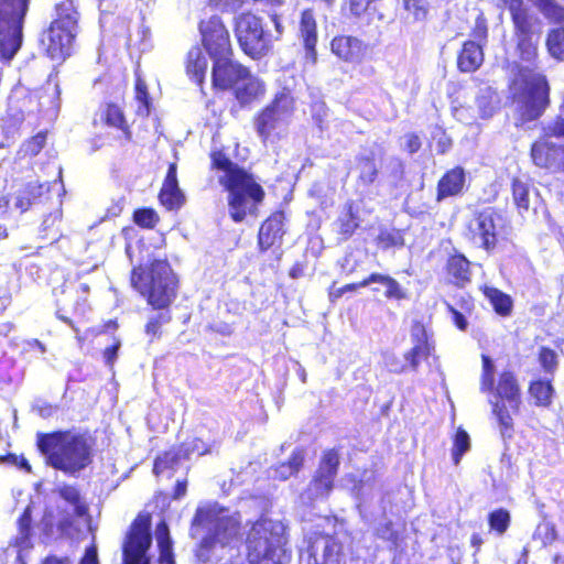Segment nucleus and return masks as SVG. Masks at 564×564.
<instances>
[{"mask_svg":"<svg viewBox=\"0 0 564 564\" xmlns=\"http://www.w3.org/2000/svg\"><path fill=\"white\" fill-rule=\"evenodd\" d=\"M48 187L45 184L30 183L24 192L31 197V202L36 197H40Z\"/></svg>","mask_w":564,"mask_h":564,"instance_id":"052dcab7","label":"nucleus"},{"mask_svg":"<svg viewBox=\"0 0 564 564\" xmlns=\"http://www.w3.org/2000/svg\"><path fill=\"white\" fill-rule=\"evenodd\" d=\"M212 3H214L215 6H227L228 9L230 10H236L238 9L241 3L243 2V0H210Z\"/></svg>","mask_w":564,"mask_h":564,"instance_id":"338daca9","label":"nucleus"},{"mask_svg":"<svg viewBox=\"0 0 564 564\" xmlns=\"http://www.w3.org/2000/svg\"><path fill=\"white\" fill-rule=\"evenodd\" d=\"M495 366L492 360L482 355V372L480 390L492 391L495 400H490L492 413L496 416L503 438H510L513 433V419L521 403V391L517 378L511 371H503L495 383Z\"/></svg>","mask_w":564,"mask_h":564,"instance_id":"7ed1b4c3","label":"nucleus"},{"mask_svg":"<svg viewBox=\"0 0 564 564\" xmlns=\"http://www.w3.org/2000/svg\"><path fill=\"white\" fill-rule=\"evenodd\" d=\"M541 366L546 371H552L556 366V355L549 348H542L539 355Z\"/></svg>","mask_w":564,"mask_h":564,"instance_id":"3c124183","label":"nucleus"},{"mask_svg":"<svg viewBox=\"0 0 564 564\" xmlns=\"http://www.w3.org/2000/svg\"><path fill=\"white\" fill-rule=\"evenodd\" d=\"M386 367L392 372H402L406 364L400 361L394 354H384L383 356Z\"/></svg>","mask_w":564,"mask_h":564,"instance_id":"5fc2aeb1","label":"nucleus"},{"mask_svg":"<svg viewBox=\"0 0 564 564\" xmlns=\"http://www.w3.org/2000/svg\"><path fill=\"white\" fill-rule=\"evenodd\" d=\"M484 294L494 306L495 311L500 315H509L512 308V301L510 296L502 293L498 289L485 286Z\"/></svg>","mask_w":564,"mask_h":564,"instance_id":"7c9ffc66","label":"nucleus"},{"mask_svg":"<svg viewBox=\"0 0 564 564\" xmlns=\"http://www.w3.org/2000/svg\"><path fill=\"white\" fill-rule=\"evenodd\" d=\"M288 539L281 521L261 518L254 522L247 536L249 564H284Z\"/></svg>","mask_w":564,"mask_h":564,"instance_id":"20e7f679","label":"nucleus"},{"mask_svg":"<svg viewBox=\"0 0 564 564\" xmlns=\"http://www.w3.org/2000/svg\"><path fill=\"white\" fill-rule=\"evenodd\" d=\"M469 435L464 430L458 429L454 437V445L452 449L453 462L455 465L459 464L463 455L469 451Z\"/></svg>","mask_w":564,"mask_h":564,"instance_id":"79ce46f5","label":"nucleus"},{"mask_svg":"<svg viewBox=\"0 0 564 564\" xmlns=\"http://www.w3.org/2000/svg\"><path fill=\"white\" fill-rule=\"evenodd\" d=\"M293 107V97L289 93H281L275 97L273 102L264 110L270 111L273 116L276 115V117L288 122L290 117L292 116Z\"/></svg>","mask_w":564,"mask_h":564,"instance_id":"c756f323","label":"nucleus"},{"mask_svg":"<svg viewBox=\"0 0 564 564\" xmlns=\"http://www.w3.org/2000/svg\"><path fill=\"white\" fill-rule=\"evenodd\" d=\"M155 539L160 549V563L174 564L170 531L164 521L156 525Z\"/></svg>","mask_w":564,"mask_h":564,"instance_id":"cd10ccee","label":"nucleus"},{"mask_svg":"<svg viewBox=\"0 0 564 564\" xmlns=\"http://www.w3.org/2000/svg\"><path fill=\"white\" fill-rule=\"evenodd\" d=\"M373 0H350L349 1L350 12L356 17H360L361 14H364L367 11L369 4Z\"/></svg>","mask_w":564,"mask_h":564,"instance_id":"13d9d810","label":"nucleus"},{"mask_svg":"<svg viewBox=\"0 0 564 564\" xmlns=\"http://www.w3.org/2000/svg\"><path fill=\"white\" fill-rule=\"evenodd\" d=\"M490 528L498 534H503L510 524V513L506 509H497L488 517Z\"/></svg>","mask_w":564,"mask_h":564,"instance_id":"37998d69","label":"nucleus"},{"mask_svg":"<svg viewBox=\"0 0 564 564\" xmlns=\"http://www.w3.org/2000/svg\"><path fill=\"white\" fill-rule=\"evenodd\" d=\"M160 200L169 210L180 208L185 202V196L178 187L175 163L169 166L166 177L160 192Z\"/></svg>","mask_w":564,"mask_h":564,"instance_id":"f3484780","label":"nucleus"},{"mask_svg":"<svg viewBox=\"0 0 564 564\" xmlns=\"http://www.w3.org/2000/svg\"><path fill=\"white\" fill-rule=\"evenodd\" d=\"M300 33L303 39L307 57L313 62L316 59L315 46L317 43V25L312 10L302 12L300 21Z\"/></svg>","mask_w":564,"mask_h":564,"instance_id":"6ab92c4d","label":"nucleus"},{"mask_svg":"<svg viewBox=\"0 0 564 564\" xmlns=\"http://www.w3.org/2000/svg\"><path fill=\"white\" fill-rule=\"evenodd\" d=\"M239 525L240 516L238 513L219 517L215 525L214 540L221 545L230 543L238 536Z\"/></svg>","mask_w":564,"mask_h":564,"instance_id":"aec40b11","label":"nucleus"},{"mask_svg":"<svg viewBox=\"0 0 564 564\" xmlns=\"http://www.w3.org/2000/svg\"><path fill=\"white\" fill-rule=\"evenodd\" d=\"M61 219H62V210L59 208H57L44 218V220L42 223L43 230L47 231V230L54 228L55 225H57L61 221Z\"/></svg>","mask_w":564,"mask_h":564,"instance_id":"bf43d9fd","label":"nucleus"},{"mask_svg":"<svg viewBox=\"0 0 564 564\" xmlns=\"http://www.w3.org/2000/svg\"><path fill=\"white\" fill-rule=\"evenodd\" d=\"M288 122L263 110L256 121V129L263 142L274 143L285 132Z\"/></svg>","mask_w":564,"mask_h":564,"instance_id":"a211bd4d","label":"nucleus"},{"mask_svg":"<svg viewBox=\"0 0 564 564\" xmlns=\"http://www.w3.org/2000/svg\"><path fill=\"white\" fill-rule=\"evenodd\" d=\"M77 11L70 0L56 6V18L42 37V45L52 59L62 61L70 55L77 34Z\"/></svg>","mask_w":564,"mask_h":564,"instance_id":"0eeeda50","label":"nucleus"},{"mask_svg":"<svg viewBox=\"0 0 564 564\" xmlns=\"http://www.w3.org/2000/svg\"><path fill=\"white\" fill-rule=\"evenodd\" d=\"M283 235L282 215L275 214L269 217L260 227L259 246L265 250L273 246Z\"/></svg>","mask_w":564,"mask_h":564,"instance_id":"412c9836","label":"nucleus"},{"mask_svg":"<svg viewBox=\"0 0 564 564\" xmlns=\"http://www.w3.org/2000/svg\"><path fill=\"white\" fill-rule=\"evenodd\" d=\"M207 58L199 47H193L187 54L186 72L187 74L200 84L204 79L207 69Z\"/></svg>","mask_w":564,"mask_h":564,"instance_id":"a878e982","label":"nucleus"},{"mask_svg":"<svg viewBox=\"0 0 564 564\" xmlns=\"http://www.w3.org/2000/svg\"><path fill=\"white\" fill-rule=\"evenodd\" d=\"M509 91L517 126L538 120L550 106L547 79L533 68L518 66Z\"/></svg>","mask_w":564,"mask_h":564,"instance_id":"f03ea898","label":"nucleus"},{"mask_svg":"<svg viewBox=\"0 0 564 564\" xmlns=\"http://www.w3.org/2000/svg\"><path fill=\"white\" fill-rule=\"evenodd\" d=\"M501 227L502 217L492 208H485L468 220L466 236L475 245L491 250L497 245Z\"/></svg>","mask_w":564,"mask_h":564,"instance_id":"9d476101","label":"nucleus"},{"mask_svg":"<svg viewBox=\"0 0 564 564\" xmlns=\"http://www.w3.org/2000/svg\"><path fill=\"white\" fill-rule=\"evenodd\" d=\"M120 346H121V341L119 339H115V343L110 347H107L104 350V359H105V362L107 366H109V367L113 366V364L117 359Z\"/></svg>","mask_w":564,"mask_h":564,"instance_id":"6e6d98bb","label":"nucleus"},{"mask_svg":"<svg viewBox=\"0 0 564 564\" xmlns=\"http://www.w3.org/2000/svg\"><path fill=\"white\" fill-rule=\"evenodd\" d=\"M540 12L550 21H564V7L557 4L554 0H529Z\"/></svg>","mask_w":564,"mask_h":564,"instance_id":"473e14b6","label":"nucleus"},{"mask_svg":"<svg viewBox=\"0 0 564 564\" xmlns=\"http://www.w3.org/2000/svg\"><path fill=\"white\" fill-rule=\"evenodd\" d=\"M421 147L420 139L416 135H406V148L411 153L416 152Z\"/></svg>","mask_w":564,"mask_h":564,"instance_id":"69168bd1","label":"nucleus"},{"mask_svg":"<svg viewBox=\"0 0 564 564\" xmlns=\"http://www.w3.org/2000/svg\"><path fill=\"white\" fill-rule=\"evenodd\" d=\"M411 339L413 343H430L427 332L422 323H414L411 328Z\"/></svg>","mask_w":564,"mask_h":564,"instance_id":"864d4df0","label":"nucleus"},{"mask_svg":"<svg viewBox=\"0 0 564 564\" xmlns=\"http://www.w3.org/2000/svg\"><path fill=\"white\" fill-rule=\"evenodd\" d=\"M358 227V224L351 213H349L345 218L340 219L339 224V232L344 235L345 238H348L352 235V232Z\"/></svg>","mask_w":564,"mask_h":564,"instance_id":"603ef678","label":"nucleus"},{"mask_svg":"<svg viewBox=\"0 0 564 564\" xmlns=\"http://www.w3.org/2000/svg\"><path fill=\"white\" fill-rule=\"evenodd\" d=\"M31 204V197L24 192V189L21 191L15 198V207L20 209L21 213H23L30 207Z\"/></svg>","mask_w":564,"mask_h":564,"instance_id":"680f3d73","label":"nucleus"},{"mask_svg":"<svg viewBox=\"0 0 564 564\" xmlns=\"http://www.w3.org/2000/svg\"><path fill=\"white\" fill-rule=\"evenodd\" d=\"M134 221L142 227L152 228L158 223V216L152 209H140L134 213Z\"/></svg>","mask_w":564,"mask_h":564,"instance_id":"de8ad7c7","label":"nucleus"},{"mask_svg":"<svg viewBox=\"0 0 564 564\" xmlns=\"http://www.w3.org/2000/svg\"><path fill=\"white\" fill-rule=\"evenodd\" d=\"M338 465L339 457L335 451H328L324 454L319 468L307 490L311 499L322 498L329 494Z\"/></svg>","mask_w":564,"mask_h":564,"instance_id":"4468645a","label":"nucleus"},{"mask_svg":"<svg viewBox=\"0 0 564 564\" xmlns=\"http://www.w3.org/2000/svg\"><path fill=\"white\" fill-rule=\"evenodd\" d=\"M509 11L512 15L513 23L516 29L520 33L530 32V20L527 12V9L523 6L522 0H510L509 1Z\"/></svg>","mask_w":564,"mask_h":564,"instance_id":"2f4dec72","label":"nucleus"},{"mask_svg":"<svg viewBox=\"0 0 564 564\" xmlns=\"http://www.w3.org/2000/svg\"><path fill=\"white\" fill-rule=\"evenodd\" d=\"M135 98L141 104L138 111L142 115H148L150 98H149V94L147 90L145 82L142 78H140L139 76L137 77V80H135Z\"/></svg>","mask_w":564,"mask_h":564,"instance_id":"a18cd8bd","label":"nucleus"},{"mask_svg":"<svg viewBox=\"0 0 564 564\" xmlns=\"http://www.w3.org/2000/svg\"><path fill=\"white\" fill-rule=\"evenodd\" d=\"M484 62L482 48L479 44L466 42L458 57V66L463 72H474Z\"/></svg>","mask_w":564,"mask_h":564,"instance_id":"b1692460","label":"nucleus"},{"mask_svg":"<svg viewBox=\"0 0 564 564\" xmlns=\"http://www.w3.org/2000/svg\"><path fill=\"white\" fill-rule=\"evenodd\" d=\"M518 48L520 52V57L524 62L531 63L535 59V57L538 55L536 42L532 41L529 32L520 33Z\"/></svg>","mask_w":564,"mask_h":564,"instance_id":"a19ab883","label":"nucleus"},{"mask_svg":"<svg viewBox=\"0 0 564 564\" xmlns=\"http://www.w3.org/2000/svg\"><path fill=\"white\" fill-rule=\"evenodd\" d=\"M212 162L213 167L217 170L219 184L228 192L227 203L230 218L235 223L257 218L265 193L254 176L231 162L221 152H214Z\"/></svg>","mask_w":564,"mask_h":564,"instance_id":"f257e3e1","label":"nucleus"},{"mask_svg":"<svg viewBox=\"0 0 564 564\" xmlns=\"http://www.w3.org/2000/svg\"><path fill=\"white\" fill-rule=\"evenodd\" d=\"M237 85L236 97L241 104H249L264 94L263 83L257 77L250 76L248 72Z\"/></svg>","mask_w":564,"mask_h":564,"instance_id":"393cba45","label":"nucleus"},{"mask_svg":"<svg viewBox=\"0 0 564 564\" xmlns=\"http://www.w3.org/2000/svg\"><path fill=\"white\" fill-rule=\"evenodd\" d=\"M448 308H449V312L452 313L453 321H454L455 325L457 326V328H459L460 330H465L468 325L465 316L452 306H448Z\"/></svg>","mask_w":564,"mask_h":564,"instance_id":"e2e57ef3","label":"nucleus"},{"mask_svg":"<svg viewBox=\"0 0 564 564\" xmlns=\"http://www.w3.org/2000/svg\"><path fill=\"white\" fill-rule=\"evenodd\" d=\"M176 459L177 454L172 452L165 453L163 456L158 457L154 463V473L156 475L163 473L166 468L172 467Z\"/></svg>","mask_w":564,"mask_h":564,"instance_id":"8fccbe9b","label":"nucleus"},{"mask_svg":"<svg viewBox=\"0 0 564 564\" xmlns=\"http://www.w3.org/2000/svg\"><path fill=\"white\" fill-rule=\"evenodd\" d=\"M431 349L430 343H413V347L404 355V359L413 369H416L420 361L429 357Z\"/></svg>","mask_w":564,"mask_h":564,"instance_id":"58836bf2","label":"nucleus"},{"mask_svg":"<svg viewBox=\"0 0 564 564\" xmlns=\"http://www.w3.org/2000/svg\"><path fill=\"white\" fill-rule=\"evenodd\" d=\"M203 43L210 57L230 55L229 33L218 17L200 22Z\"/></svg>","mask_w":564,"mask_h":564,"instance_id":"ddd939ff","label":"nucleus"},{"mask_svg":"<svg viewBox=\"0 0 564 564\" xmlns=\"http://www.w3.org/2000/svg\"><path fill=\"white\" fill-rule=\"evenodd\" d=\"M477 105L480 117L484 119L490 118L498 109V95L490 88H487L484 94L477 98Z\"/></svg>","mask_w":564,"mask_h":564,"instance_id":"72a5a7b5","label":"nucleus"},{"mask_svg":"<svg viewBox=\"0 0 564 564\" xmlns=\"http://www.w3.org/2000/svg\"><path fill=\"white\" fill-rule=\"evenodd\" d=\"M465 184V173L460 167L448 171L438 182L437 198L454 196L462 192Z\"/></svg>","mask_w":564,"mask_h":564,"instance_id":"4be33fe9","label":"nucleus"},{"mask_svg":"<svg viewBox=\"0 0 564 564\" xmlns=\"http://www.w3.org/2000/svg\"><path fill=\"white\" fill-rule=\"evenodd\" d=\"M513 199L518 208L528 210L530 206V189L529 185L521 180H513L512 182Z\"/></svg>","mask_w":564,"mask_h":564,"instance_id":"ea45409f","label":"nucleus"},{"mask_svg":"<svg viewBox=\"0 0 564 564\" xmlns=\"http://www.w3.org/2000/svg\"><path fill=\"white\" fill-rule=\"evenodd\" d=\"M61 497L74 507V512L82 517L87 512V506L82 501L78 490L72 486H63L58 489Z\"/></svg>","mask_w":564,"mask_h":564,"instance_id":"e433bc0d","label":"nucleus"},{"mask_svg":"<svg viewBox=\"0 0 564 564\" xmlns=\"http://www.w3.org/2000/svg\"><path fill=\"white\" fill-rule=\"evenodd\" d=\"M531 159L541 169L564 172V118L545 122L542 135L531 145Z\"/></svg>","mask_w":564,"mask_h":564,"instance_id":"6e6552de","label":"nucleus"},{"mask_svg":"<svg viewBox=\"0 0 564 564\" xmlns=\"http://www.w3.org/2000/svg\"><path fill=\"white\" fill-rule=\"evenodd\" d=\"M80 564H99L97 556V549L95 545H91L86 550V553L80 561Z\"/></svg>","mask_w":564,"mask_h":564,"instance_id":"0e129e2a","label":"nucleus"},{"mask_svg":"<svg viewBox=\"0 0 564 564\" xmlns=\"http://www.w3.org/2000/svg\"><path fill=\"white\" fill-rule=\"evenodd\" d=\"M215 61L213 67L214 86L220 89H227L235 84H239L247 75V69L240 64L232 62L229 55L212 57Z\"/></svg>","mask_w":564,"mask_h":564,"instance_id":"2eb2a0df","label":"nucleus"},{"mask_svg":"<svg viewBox=\"0 0 564 564\" xmlns=\"http://www.w3.org/2000/svg\"><path fill=\"white\" fill-rule=\"evenodd\" d=\"M235 32L246 54L259 57L269 50L270 40L263 32L260 19L256 15L242 13L237 17Z\"/></svg>","mask_w":564,"mask_h":564,"instance_id":"9b49d317","label":"nucleus"},{"mask_svg":"<svg viewBox=\"0 0 564 564\" xmlns=\"http://www.w3.org/2000/svg\"><path fill=\"white\" fill-rule=\"evenodd\" d=\"M131 283L155 308L170 305L176 294L177 281L166 260H155L148 269H134Z\"/></svg>","mask_w":564,"mask_h":564,"instance_id":"423d86ee","label":"nucleus"},{"mask_svg":"<svg viewBox=\"0 0 564 564\" xmlns=\"http://www.w3.org/2000/svg\"><path fill=\"white\" fill-rule=\"evenodd\" d=\"M46 142V134L43 132L37 133L30 140L25 141L22 147L20 148V151L18 152L19 155L25 156H34L43 149L44 144Z\"/></svg>","mask_w":564,"mask_h":564,"instance_id":"c03bdc74","label":"nucleus"},{"mask_svg":"<svg viewBox=\"0 0 564 564\" xmlns=\"http://www.w3.org/2000/svg\"><path fill=\"white\" fill-rule=\"evenodd\" d=\"M29 0H0V58L10 61L22 44Z\"/></svg>","mask_w":564,"mask_h":564,"instance_id":"1a4fd4ad","label":"nucleus"},{"mask_svg":"<svg viewBox=\"0 0 564 564\" xmlns=\"http://www.w3.org/2000/svg\"><path fill=\"white\" fill-rule=\"evenodd\" d=\"M208 452L206 445L203 441L195 438L191 443L186 444L185 455L189 456L191 454H196L197 456H202Z\"/></svg>","mask_w":564,"mask_h":564,"instance_id":"4d7b16f0","label":"nucleus"},{"mask_svg":"<svg viewBox=\"0 0 564 564\" xmlns=\"http://www.w3.org/2000/svg\"><path fill=\"white\" fill-rule=\"evenodd\" d=\"M404 8L415 20L424 19L427 12L426 6L422 0H404Z\"/></svg>","mask_w":564,"mask_h":564,"instance_id":"09e8293b","label":"nucleus"},{"mask_svg":"<svg viewBox=\"0 0 564 564\" xmlns=\"http://www.w3.org/2000/svg\"><path fill=\"white\" fill-rule=\"evenodd\" d=\"M303 459L304 456L302 451H295L288 463H283L274 469L275 476L283 480L288 479L299 471L303 464Z\"/></svg>","mask_w":564,"mask_h":564,"instance_id":"f704fd0d","label":"nucleus"},{"mask_svg":"<svg viewBox=\"0 0 564 564\" xmlns=\"http://www.w3.org/2000/svg\"><path fill=\"white\" fill-rule=\"evenodd\" d=\"M150 517L139 516L131 525L123 546V564H149L145 556L151 545Z\"/></svg>","mask_w":564,"mask_h":564,"instance_id":"f8f14e48","label":"nucleus"},{"mask_svg":"<svg viewBox=\"0 0 564 564\" xmlns=\"http://www.w3.org/2000/svg\"><path fill=\"white\" fill-rule=\"evenodd\" d=\"M359 170H360V180L365 184L372 183L377 177V166L375 162L370 159H361L359 161Z\"/></svg>","mask_w":564,"mask_h":564,"instance_id":"49530a36","label":"nucleus"},{"mask_svg":"<svg viewBox=\"0 0 564 564\" xmlns=\"http://www.w3.org/2000/svg\"><path fill=\"white\" fill-rule=\"evenodd\" d=\"M332 53L347 63H360L368 52V46L358 37L339 35L330 42Z\"/></svg>","mask_w":564,"mask_h":564,"instance_id":"dca6fc26","label":"nucleus"},{"mask_svg":"<svg viewBox=\"0 0 564 564\" xmlns=\"http://www.w3.org/2000/svg\"><path fill=\"white\" fill-rule=\"evenodd\" d=\"M101 119L106 122L107 126L116 128L120 131V135L118 137L120 143H126L131 140V132L126 122L123 113L118 106L108 105L101 113Z\"/></svg>","mask_w":564,"mask_h":564,"instance_id":"5701e85b","label":"nucleus"},{"mask_svg":"<svg viewBox=\"0 0 564 564\" xmlns=\"http://www.w3.org/2000/svg\"><path fill=\"white\" fill-rule=\"evenodd\" d=\"M546 46L553 57L562 59L564 57V29H553L547 35Z\"/></svg>","mask_w":564,"mask_h":564,"instance_id":"c9c22d12","label":"nucleus"},{"mask_svg":"<svg viewBox=\"0 0 564 564\" xmlns=\"http://www.w3.org/2000/svg\"><path fill=\"white\" fill-rule=\"evenodd\" d=\"M371 283H380L386 288V296L388 299H403L404 293L400 284L389 275L380 273H372L367 279L361 281V285H369Z\"/></svg>","mask_w":564,"mask_h":564,"instance_id":"c85d7f7f","label":"nucleus"},{"mask_svg":"<svg viewBox=\"0 0 564 564\" xmlns=\"http://www.w3.org/2000/svg\"><path fill=\"white\" fill-rule=\"evenodd\" d=\"M39 448L56 469L74 474L90 463V448L83 436L65 432L44 435Z\"/></svg>","mask_w":564,"mask_h":564,"instance_id":"39448f33","label":"nucleus"},{"mask_svg":"<svg viewBox=\"0 0 564 564\" xmlns=\"http://www.w3.org/2000/svg\"><path fill=\"white\" fill-rule=\"evenodd\" d=\"M530 394L539 405H547L551 402L553 388L550 382L535 381L530 386Z\"/></svg>","mask_w":564,"mask_h":564,"instance_id":"4c0bfd02","label":"nucleus"},{"mask_svg":"<svg viewBox=\"0 0 564 564\" xmlns=\"http://www.w3.org/2000/svg\"><path fill=\"white\" fill-rule=\"evenodd\" d=\"M159 329H160V322L159 319L156 318H151L148 324H147V327H145V330L149 335H158L159 333Z\"/></svg>","mask_w":564,"mask_h":564,"instance_id":"774afa93","label":"nucleus"},{"mask_svg":"<svg viewBox=\"0 0 564 564\" xmlns=\"http://www.w3.org/2000/svg\"><path fill=\"white\" fill-rule=\"evenodd\" d=\"M447 270L454 282L463 285L470 280V262L462 254H455L447 262Z\"/></svg>","mask_w":564,"mask_h":564,"instance_id":"bb28decb","label":"nucleus"}]
</instances>
